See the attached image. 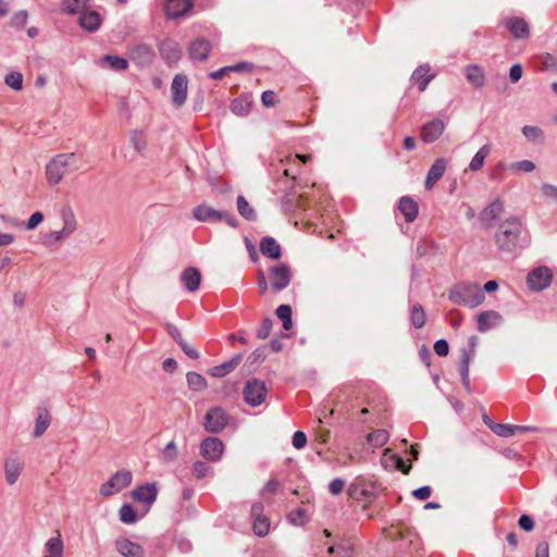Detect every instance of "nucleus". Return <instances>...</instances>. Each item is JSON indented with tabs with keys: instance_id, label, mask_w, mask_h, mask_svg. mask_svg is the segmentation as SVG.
<instances>
[{
	"instance_id": "ea45409f",
	"label": "nucleus",
	"mask_w": 557,
	"mask_h": 557,
	"mask_svg": "<svg viewBox=\"0 0 557 557\" xmlns=\"http://www.w3.org/2000/svg\"><path fill=\"white\" fill-rule=\"evenodd\" d=\"M237 210L239 214L246 220L253 221L257 219V214L253 208L249 205L244 196L237 197Z\"/></svg>"
},
{
	"instance_id": "8fccbe9b",
	"label": "nucleus",
	"mask_w": 557,
	"mask_h": 557,
	"mask_svg": "<svg viewBox=\"0 0 557 557\" xmlns=\"http://www.w3.org/2000/svg\"><path fill=\"white\" fill-rule=\"evenodd\" d=\"M212 471L211 467L203 461H196L191 467L193 475L197 479L207 476Z\"/></svg>"
},
{
	"instance_id": "a878e982",
	"label": "nucleus",
	"mask_w": 557,
	"mask_h": 557,
	"mask_svg": "<svg viewBox=\"0 0 557 557\" xmlns=\"http://www.w3.org/2000/svg\"><path fill=\"white\" fill-rule=\"evenodd\" d=\"M181 281L188 292H195L199 288L201 274L196 268H187L182 272Z\"/></svg>"
},
{
	"instance_id": "7ed1b4c3",
	"label": "nucleus",
	"mask_w": 557,
	"mask_h": 557,
	"mask_svg": "<svg viewBox=\"0 0 557 557\" xmlns=\"http://www.w3.org/2000/svg\"><path fill=\"white\" fill-rule=\"evenodd\" d=\"M60 215L63 223L62 228L59 231H50L41 237V244L46 247H54L59 243L66 240L77 230V221L71 208L63 207Z\"/></svg>"
},
{
	"instance_id": "69168bd1",
	"label": "nucleus",
	"mask_w": 557,
	"mask_h": 557,
	"mask_svg": "<svg viewBox=\"0 0 557 557\" xmlns=\"http://www.w3.org/2000/svg\"><path fill=\"white\" fill-rule=\"evenodd\" d=\"M261 101L265 107H273L276 102V95L272 90H265L261 95Z\"/></svg>"
},
{
	"instance_id": "79ce46f5",
	"label": "nucleus",
	"mask_w": 557,
	"mask_h": 557,
	"mask_svg": "<svg viewBox=\"0 0 557 557\" xmlns=\"http://www.w3.org/2000/svg\"><path fill=\"white\" fill-rule=\"evenodd\" d=\"M411 324L416 329H421L425 324V312L421 305H414L411 309L410 313Z\"/></svg>"
},
{
	"instance_id": "423d86ee",
	"label": "nucleus",
	"mask_w": 557,
	"mask_h": 557,
	"mask_svg": "<svg viewBox=\"0 0 557 557\" xmlns=\"http://www.w3.org/2000/svg\"><path fill=\"white\" fill-rule=\"evenodd\" d=\"M193 216L200 222H218L224 220L228 225L235 227L236 219L233 214L218 211L207 205H200L193 210Z\"/></svg>"
},
{
	"instance_id": "c9c22d12",
	"label": "nucleus",
	"mask_w": 557,
	"mask_h": 557,
	"mask_svg": "<svg viewBox=\"0 0 557 557\" xmlns=\"http://www.w3.org/2000/svg\"><path fill=\"white\" fill-rule=\"evenodd\" d=\"M251 101L247 96H240L233 100L231 110L238 116H245L250 112Z\"/></svg>"
},
{
	"instance_id": "58836bf2",
	"label": "nucleus",
	"mask_w": 557,
	"mask_h": 557,
	"mask_svg": "<svg viewBox=\"0 0 557 557\" xmlns=\"http://www.w3.org/2000/svg\"><path fill=\"white\" fill-rule=\"evenodd\" d=\"M327 553L330 555H334L335 557H351L354 554V546L349 542H343L330 546Z\"/></svg>"
},
{
	"instance_id": "338daca9",
	"label": "nucleus",
	"mask_w": 557,
	"mask_h": 557,
	"mask_svg": "<svg viewBox=\"0 0 557 557\" xmlns=\"http://www.w3.org/2000/svg\"><path fill=\"white\" fill-rule=\"evenodd\" d=\"M432 490L430 486H422L412 492L413 496L420 500H425L431 496Z\"/></svg>"
},
{
	"instance_id": "e433bc0d",
	"label": "nucleus",
	"mask_w": 557,
	"mask_h": 557,
	"mask_svg": "<svg viewBox=\"0 0 557 557\" xmlns=\"http://www.w3.org/2000/svg\"><path fill=\"white\" fill-rule=\"evenodd\" d=\"M490 151L491 147L488 145H484L483 147H481L471 159L469 163V170L472 172L481 170L484 164V160L488 156Z\"/></svg>"
},
{
	"instance_id": "09e8293b",
	"label": "nucleus",
	"mask_w": 557,
	"mask_h": 557,
	"mask_svg": "<svg viewBox=\"0 0 557 557\" xmlns=\"http://www.w3.org/2000/svg\"><path fill=\"white\" fill-rule=\"evenodd\" d=\"M491 430L500 437H510L515 435V428L512 424H491Z\"/></svg>"
},
{
	"instance_id": "7c9ffc66",
	"label": "nucleus",
	"mask_w": 557,
	"mask_h": 557,
	"mask_svg": "<svg viewBox=\"0 0 557 557\" xmlns=\"http://www.w3.org/2000/svg\"><path fill=\"white\" fill-rule=\"evenodd\" d=\"M240 361V357H234L231 360L215 366L209 370V374L213 377H223L233 372Z\"/></svg>"
},
{
	"instance_id": "393cba45",
	"label": "nucleus",
	"mask_w": 557,
	"mask_h": 557,
	"mask_svg": "<svg viewBox=\"0 0 557 557\" xmlns=\"http://www.w3.org/2000/svg\"><path fill=\"white\" fill-rule=\"evenodd\" d=\"M51 413L46 407L37 408V417L35 421L34 437L38 438L44 435L51 423Z\"/></svg>"
},
{
	"instance_id": "20e7f679",
	"label": "nucleus",
	"mask_w": 557,
	"mask_h": 557,
	"mask_svg": "<svg viewBox=\"0 0 557 557\" xmlns=\"http://www.w3.org/2000/svg\"><path fill=\"white\" fill-rule=\"evenodd\" d=\"M75 166V153H59L46 165V178L50 185H58L70 169Z\"/></svg>"
},
{
	"instance_id": "de8ad7c7",
	"label": "nucleus",
	"mask_w": 557,
	"mask_h": 557,
	"mask_svg": "<svg viewBox=\"0 0 557 557\" xmlns=\"http://www.w3.org/2000/svg\"><path fill=\"white\" fill-rule=\"evenodd\" d=\"M5 84L14 90L23 87V75L20 72H11L4 78Z\"/></svg>"
},
{
	"instance_id": "f3484780",
	"label": "nucleus",
	"mask_w": 557,
	"mask_h": 557,
	"mask_svg": "<svg viewBox=\"0 0 557 557\" xmlns=\"http://www.w3.org/2000/svg\"><path fill=\"white\" fill-rule=\"evenodd\" d=\"M444 129L445 123L442 120H432L422 126L421 139L426 144H431L440 138Z\"/></svg>"
},
{
	"instance_id": "13d9d810",
	"label": "nucleus",
	"mask_w": 557,
	"mask_h": 557,
	"mask_svg": "<svg viewBox=\"0 0 557 557\" xmlns=\"http://www.w3.org/2000/svg\"><path fill=\"white\" fill-rule=\"evenodd\" d=\"M271 329H272V320L269 318H265L262 321L261 326L257 331L258 338H260V339L267 338L270 335Z\"/></svg>"
},
{
	"instance_id": "4468645a",
	"label": "nucleus",
	"mask_w": 557,
	"mask_h": 557,
	"mask_svg": "<svg viewBox=\"0 0 557 557\" xmlns=\"http://www.w3.org/2000/svg\"><path fill=\"white\" fill-rule=\"evenodd\" d=\"M503 315L495 310H486L476 315V330L480 333H486L492 329L503 324Z\"/></svg>"
},
{
	"instance_id": "4d7b16f0",
	"label": "nucleus",
	"mask_w": 557,
	"mask_h": 557,
	"mask_svg": "<svg viewBox=\"0 0 557 557\" xmlns=\"http://www.w3.org/2000/svg\"><path fill=\"white\" fill-rule=\"evenodd\" d=\"M44 221V214L41 212H34L26 222V230H35Z\"/></svg>"
},
{
	"instance_id": "052dcab7",
	"label": "nucleus",
	"mask_w": 557,
	"mask_h": 557,
	"mask_svg": "<svg viewBox=\"0 0 557 557\" xmlns=\"http://www.w3.org/2000/svg\"><path fill=\"white\" fill-rule=\"evenodd\" d=\"M307 444V436L302 431H297L293 435V446L297 449H301Z\"/></svg>"
},
{
	"instance_id": "bb28decb",
	"label": "nucleus",
	"mask_w": 557,
	"mask_h": 557,
	"mask_svg": "<svg viewBox=\"0 0 557 557\" xmlns=\"http://www.w3.org/2000/svg\"><path fill=\"white\" fill-rule=\"evenodd\" d=\"M44 548V557H64V543L60 534L48 539Z\"/></svg>"
},
{
	"instance_id": "473e14b6",
	"label": "nucleus",
	"mask_w": 557,
	"mask_h": 557,
	"mask_svg": "<svg viewBox=\"0 0 557 557\" xmlns=\"http://www.w3.org/2000/svg\"><path fill=\"white\" fill-rule=\"evenodd\" d=\"M309 158L310 157L306 154H296L294 157H287L285 160H282L281 162L285 165L283 171L284 175L295 180L297 171L295 170L294 165H296L298 161L306 163Z\"/></svg>"
},
{
	"instance_id": "a18cd8bd",
	"label": "nucleus",
	"mask_w": 557,
	"mask_h": 557,
	"mask_svg": "<svg viewBox=\"0 0 557 557\" xmlns=\"http://www.w3.org/2000/svg\"><path fill=\"white\" fill-rule=\"evenodd\" d=\"M270 530V521L267 517H259L253 519V532L258 536H264Z\"/></svg>"
},
{
	"instance_id": "1a4fd4ad",
	"label": "nucleus",
	"mask_w": 557,
	"mask_h": 557,
	"mask_svg": "<svg viewBox=\"0 0 557 557\" xmlns=\"http://www.w3.org/2000/svg\"><path fill=\"white\" fill-rule=\"evenodd\" d=\"M292 269L286 263H278L269 269V280L275 292L285 289L292 280Z\"/></svg>"
},
{
	"instance_id": "9b49d317",
	"label": "nucleus",
	"mask_w": 557,
	"mask_h": 557,
	"mask_svg": "<svg viewBox=\"0 0 557 557\" xmlns=\"http://www.w3.org/2000/svg\"><path fill=\"white\" fill-rule=\"evenodd\" d=\"M227 416L221 407H213L208 410L205 417V428L211 433L221 432L227 424Z\"/></svg>"
},
{
	"instance_id": "f03ea898",
	"label": "nucleus",
	"mask_w": 557,
	"mask_h": 557,
	"mask_svg": "<svg viewBox=\"0 0 557 557\" xmlns=\"http://www.w3.org/2000/svg\"><path fill=\"white\" fill-rule=\"evenodd\" d=\"M448 298L454 304L475 308L484 301L485 295L476 283L461 282L449 290Z\"/></svg>"
},
{
	"instance_id": "2eb2a0df",
	"label": "nucleus",
	"mask_w": 557,
	"mask_h": 557,
	"mask_svg": "<svg viewBox=\"0 0 557 557\" xmlns=\"http://www.w3.org/2000/svg\"><path fill=\"white\" fill-rule=\"evenodd\" d=\"M188 79L184 74H176L171 84L172 101L175 107H182L187 98Z\"/></svg>"
},
{
	"instance_id": "f704fd0d",
	"label": "nucleus",
	"mask_w": 557,
	"mask_h": 557,
	"mask_svg": "<svg viewBox=\"0 0 557 557\" xmlns=\"http://www.w3.org/2000/svg\"><path fill=\"white\" fill-rule=\"evenodd\" d=\"M91 0H62L63 11L67 14H81L87 7L90 5Z\"/></svg>"
},
{
	"instance_id": "72a5a7b5",
	"label": "nucleus",
	"mask_w": 557,
	"mask_h": 557,
	"mask_svg": "<svg viewBox=\"0 0 557 557\" xmlns=\"http://www.w3.org/2000/svg\"><path fill=\"white\" fill-rule=\"evenodd\" d=\"M129 141L137 153L144 154L147 150L148 143L145 132L138 129L133 131L129 135Z\"/></svg>"
},
{
	"instance_id": "37998d69",
	"label": "nucleus",
	"mask_w": 557,
	"mask_h": 557,
	"mask_svg": "<svg viewBox=\"0 0 557 557\" xmlns=\"http://www.w3.org/2000/svg\"><path fill=\"white\" fill-rule=\"evenodd\" d=\"M101 62L108 64L110 69L116 71H124L127 69L128 65L126 59L116 55H106Z\"/></svg>"
},
{
	"instance_id": "3c124183",
	"label": "nucleus",
	"mask_w": 557,
	"mask_h": 557,
	"mask_svg": "<svg viewBox=\"0 0 557 557\" xmlns=\"http://www.w3.org/2000/svg\"><path fill=\"white\" fill-rule=\"evenodd\" d=\"M522 134L530 141H539L543 137V132L537 126L525 125L522 128Z\"/></svg>"
},
{
	"instance_id": "49530a36",
	"label": "nucleus",
	"mask_w": 557,
	"mask_h": 557,
	"mask_svg": "<svg viewBox=\"0 0 557 557\" xmlns=\"http://www.w3.org/2000/svg\"><path fill=\"white\" fill-rule=\"evenodd\" d=\"M28 21V12L26 10H20L11 16L10 24L12 27L21 29L25 27Z\"/></svg>"
},
{
	"instance_id": "6ab92c4d",
	"label": "nucleus",
	"mask_w": 557,
	"mask_h": 557,
	"mask_svg": "<svg viewBox=\"0 0 557 557\" xmlns=\"http://www.w3.org/2000/svg\"><path fill=\"white\" fill-rule=\"evenodd\" d=\"M116 550L123 557H144L145 550L144 548L126 537L117 539L115 542Z\"/></svg>"
},
{
	"instance_id": "c756f323",
	"label": "nucleus",
	"mask_w": 557,
	"mask_h": 557,
	"mask_svg": "<svg viewBox=\"0 0 557 557\" xmlns=\"http://www.w3.org/2000/svg\"><path fill=\"white\" fill-rule=\"evenodd\" d=\"M434 77L433 74H430V66L428 64L421 65L414 70L411 75V79L419 84V90L424 91Z\"/></svg>"
},
{
	"instance_id": "e2e57ef3",
	"label": "nucleus",
	"mask_w": 557,
	"mask_h": 557,
	"mask_svg": "<svg viewBox=\"0 0 557 557\" xmlns=\"http://www.w3.org/2000/svg\"><path fill=\"white\" fill-rule=\"evenodd\" d=\"M345 482L342 479H334L329 484V491L332 495H338L343 492Z\"/></svg>"
},
{
	"instance_id": "a211bd4d",
	"label": "nucleus",
	"mask_w": 557,
	"mask_h": 557,
	"mask_svg": "<svg viewBox=\"0 0 557 557\" xmlns=\"http://www.w3.org/2000/svg\"><path fill=\"white\" fill-rule=\"evenodd\" d=\"M161 57L169 64H175L182 57V49L173 39H165L160 45Z\"/></svg>"
},
{
	"instance_id": "dca6fc26",
	"label": "nucleus",
	"mask_w": 557,
	"mask_h": 557,
	"mask_svg": "<svg viewBox=\"0 0 557 557\" xmlns=\"http://www.w3.org/2000/svg\"><path fill=\"white\" fill-rule=\"evenodd\" d=\"M131 495L138 503L152 505L158 496V486L156 483H146L134 488Z\"/></svg>"
},
{
	"instance_id": "a19ab883",
	"label": "nucleus",
	"mask_w": 557,
	"mask_h": 557,
	"mask_svg": "<svg viewBox=\"0 0 557 557\" xmlns=\"http://www.w3.org/2000/svg\"><path fill=\"white\" fill-rule=\"evenodd\" d=\"M120 520L126 524H133L137 521V512L129 504H124L119 510Z\"/></svg>"
},
{
	"instance_id": "6e6552de",
	"label": "nucleus",
	"mask_w": 557,
	"mask_h": 557,
	"mask_svg": "<svg viewBox=\"0 0 557 557\" xmlns=\"http://www.w3.org/2000/svg\"><path fill=\"white\" fill-rule=\"evenodd\" d=\"M268 389L265 384L257 379L249 380L243 391L245 401L252 406H260L267 396Z\"/></svg>"
},
{
	"instance_id": "b1692460",
	"label": "nucleus",
	"mask_w": 557,
	"mask_h": 557,
	"mask_svg": "<svg viewBox=\"0 0 557 557\" xmlns=\"http://www.w3.org/2000/svg\"><path fill=\"white\" fill-rule=\"evenodd\" d=\"M211 50L210 42L205 38H198L193 41L188 48L190 59L195 61H203L208 58Z\"/></svg>"
},
{
	"instance_id": "f257e3e1",
	"label": "nucleus",
	"mask_w": 557,
	"mask_h": 557,
	"mask_svg": "<svg viewBox=\"0 0 557 557\" xmlns=\"http://www.w3.org/2000/svg\"><path fill=\"white\" fill-rule=\"evenodd\" d=\"M523 231V224L520 218L509 216L500 223L498 231L494 235L496 246L507 252L517 249Z\"/></svg>"
},
{
	"instance_id": "864d4df0",
	"label": "nucleus",
	"mask_w": 557,
	"mask_h": 557,
	"mask_svg": "<svg viewBox=\"0 0 557 557\" xmlns=\"http://www.w3.org/2000/svg\"><path fill=\"white\" fill-rule=\"evenodd\" d=\"M288 520H289V522L292 524H295V525L304 524L306 522V520H307L306 510L301 509V508H298L297 510L292 511L288 515Z\"/></svg>"
},
{
	"instance_id": "cd10ccee",
	"label": "nucleus",
	"mask_w": 557,
	"mask_h": 557,
	"mask_svg": "<svg viewBox=\"0 0 557 557\" xmlns=\"http://www.w3.org/2000/svg\"><path fill=\"white\" fill-rule=\"evenodd\" d=\"M260 251L263 256L271 259H278L282 255L281 246L270 236L262 238L260 243Z\"/></svg>"
},
{
	"instance_id": "0eeeda50",
	"label": "nucleus",
	"mask_w": 557,
	"mask_h": 557,
	"mask_svg": "<svg viewBox=\"0 0 557 557\" xmlns=\"http://www.w3.org/2000/svg\"><path fill=\"white\" fill-rule=\"evenodd\" d=\"M505 211V203L500 198H495L479 213V221L483 228L491 230L496 225Z\"/></svg>"
},
{
	"instance_id": "4be33fe9",
	"label": "nucleus",
	"mask_w": 557,
	"mask_h": 557,
	"mask_svg": "<svg viewBox=\"0 0 557 557\" xmlns=\"http://www.w3.org/2000/svg\"><path fill=\"white\" fill-rule=\"evenodd\" d=\"M24 468V463L18 458H8L4 461V478L5 482L9 485H13L18 480L22 470Z\"/></svg>"
},
{
	"instance_id": "6e6d98bb",
	"label": "nucleus",
	"mask_w": 557,
	"mask_h": 557,
	"mask_svg": "<svg viewBox=\"0 0 557 557\" xmlns=\"http://www.w3.org/2000/svg\"><path fill=\"white\" fill-rule=\"evenodd\" d=\"M471 356H469L467 352H463V358L461 361V376L463 384L468 387L469 386V364H470Z\"/></svg>"
},
{
	"instance_id": "f8f14e48",
	"label": "nucleus",
	"mask_w": 557,
	"mask_h": 557,
	"mask_svg": "<svg viewBox=\"0 0 557 557\" xmlns=\"http://www.w3.org/2000/svg\"><path fill=\"white\" fill-rule=\"evenodd\" d=\"M552 282V274L548 268L539 267L531 271L528 275V286L535 292L544 290Z\"/></svg>"
},
{
	"instance_id": "0e129e2a",
	"label": "nucleus",
	"mask_w": 557,
	"mask_h": 557,
	"mask_svg": "<svg viewBox=\"0 0 557 557\" xmlns=\"http://www.w3.org/2000/svg\"><path fill=\"white\" fill-rule=\"evenodd\" d=\"M434 351L441 357L447 356L449 351L448 343L445 339L436 341L434 344Z\"/></svg>"
},
{
	"instance_id": "aec40b11",
	"label": "nucleus",
	"mask_w": 557,
	"mask_h": 557,
	"mask_svg": "<svg viewBox=\"0 0 557 557\" xmlns=\"http://www.w3.org/2000/svg\"><path fill=\"white\" fill-rule=\"evenodd\" d=\"M447 160L444 158H438L431 165L426 178H425V188L432 189L433 186L442 178L446 171Z\"/></svg>"
},
{
	"instance_id": "bf43d9fd",
	"label": "nucleus",
	"mask_w": 557,
	"mask_h": 557,
	"mask_svg": "<svg viewBox=\"0 0 557 557\" xmlns=\"http://www.w3.org/2000/svg\"><path fill=\"white\" fill-rule=\"evenodd\" d=\"M178 345L181 346V348L183 349V351L191 359H198L199 358V352L198 350L193 347L191 345H189L188 343H186L183 338H180L178 341Z\"/></svg>"
},
{
	"instance_id": "680f3d73",
	"label": "nucleus",
	"mask_w": 557,
	"mask_h": 557,
	"mask_svg": "<svg viewBox=\"0 0 557 557\" xmlns=\"http://www.w3.org/2000/svg\"><path fill=\"white\" fill-rule=\"evenodd\" d=\"M541 190L544 197L557 200V186L552 184H543Z\"/></svg>"
},
{
	"instance_id": "c85d7f7f",
	"label": "nucleus",
	"mask_w": 557,
	"mask_h": 557,
	"mask_svg": "<svg viewBox=\"0 0 557 557\" xmlns=\"http://www.w3.org/2000/svg\"><path fill=\"white\" fill-rule=\"evenodd\" d=\"M398 209L404 214L407 222H412L418 215V205L410 197H401L398 203Z\"/></svg>"
},
{
	"instance_id": "412c9836",
	"label": "nucleus",
	"mask_w": 557,
	"mask_h": 557,
	"mask_svg": "<svg viewBox=\"0 0 557 557\" xmlns=\"http://www.w3.org/2000/svg\"><path fill=\"white\" fill-rule=\"evenodd\" d=\"M508 32L516 39H525L530 35V28L525 20L521 17H510L506 21Z\"/></svg>"
},
{
	"instance_id": "c03bdc74",
	"label": "nucleus",
	"mask_w": 557,
	"mask_h": 557,
	"mask_svg": "<svg viewBox=\"0 0 557 557\" xmlns=\"http://www.w3.org/2000/svg\"><path fill=\"white\" fill-rule=\"evenodd\" d=\"M388 433L385 430H376L368 435V442L374 447H382L388 441Z\"/></svg>"
},
{
	"instance_id": "5fc2aeb1",
	"label": "nucleus",
	"mask_w": 557,
	"mask_h": 557,
	"mask_svg": "<svg viewBox=\"0 0 557 557\" xmlns=\"http://www.w3.org/2000/svg\"><path fill=\"white\" fill-rule=\"evenodd\" d=\"M535 169V164L530 160H522L511 164V170L530 173Z\"/></svg>"
},
{
	"instance_id": "4c0bfd02",
	"label": "nucleus",
	"mask_w": 557,
	"mask_h": 557,
	"mask_svg": "<svg viewBox=\"0 0 557 557\" xmlns=\"http://www.w3.org/2000/svg\"><path fill=\"white\" fill-rule=\"evenodd\" d=\"M186 380L188 387L196 392H202L208 386L206 379L197 372H188Z\"/></svg>"
},
{
	"instance_id": "603ef678",
	"label": "nucleus",
	"mask_w": 557,
	"mask_h": 557,
	"mask_svg": "<svg viewBox=\"0 0 557 557\" xmlns=\"http://www.w3.org/2000/svg\"><path fill=\"white\" fill-rule=\"evenodd\" d=\"M178 456L177 446L174 442H170L166 444L162 451V458L165 462H172L176 460Z\"/></svg>"
},
{
	"instance_id": "774afa93",
	"label": "nucleus",
	"mask_w": 557,
	"mask_h": 557,
	"mask_svg": "<svg viewBox=\"0 0 557 557\" xmlns=\"http://www.w3.org/2000/svg\"><path fill=\"white\" fill-rule=\"evenodd\" d=\"M280 488V482L275 479L269 480L261 491V494L265 493L275 494Z\"/></svg>"
},
{
	"instance_id": "9d476101",
	"label": "nucleus",
	"mask_w": 557,
	"mask_h": 557,
	"mask_svg": "<svg viewBox=\"0 0 557 557\" xmlns=\"http://www.w3.org/2000/svg\"><path fill=\"white\" fill-rule=\"evenodd\" d=\"M77 23L82 29L94 34L100 29L103 23V16L89 5L78 15Z\"/></svg>"
},
{
	"instance_id": "5701e85b",
	"label": "nucleus",
	"mask_w": 557,
	"mask_h": 557,
	"mask_svg": "<svg viewBox=\"0 0 557 557\" xmlns=\"http://www.w3.org/2000/svg\"><path fill=\"white\" fill-rule=\"evenodd\" d=\"M193 7L191 0H166L165 13L170 18L185 15Z\"/></svg>"
},
{
	"instance_id": "ddd939ff",
	"label": "nucleus",
	"mask_w": 557,
	"mask_h": 557,
	"mask_svg": "<svg viewBox=\"0 0 557 557\" xmlns=\"http://www.w3.org/2000/svg\"><path fill=\"white\" fill-rule=\"evenodd\" d=\"M224 444L218 437H207L201 442L200 454L207 460L215 462L221 459Z\"/></svg>"
},
{
	"instance_id": "2f4dec72",
	"label": "nucleus",
	"mask_w": 557,
	"mask_h": 557,
	"mask_svg": "<svg viewBox=\"0 0 557 557\" xmlns=\"http://www.w3.org/2000/svg\"><path fill=\"white\" fill-rule=\"evenodd\" d=\"M468 82L474 87H482L485 84V74L478 65H468L465 70Z\"/></svg>"
},
{
	"instance_id": "39448f33",
	"label": "nucleus",
	"mask_w": 557,
	"mask_h": 557,
	"mask_svg": "<svg viewBox=\"0 0 557 557\" xmlns=\"http://www.w3.org/2000/svg\"><path fill=\"white\" fill-rule=\"evenodd\" d=\"M133 474L129 470L122 469L115 472L107 482L101 484L99 493L103 497H110L131 485Z\"/></svg>"
}]
</instances>
